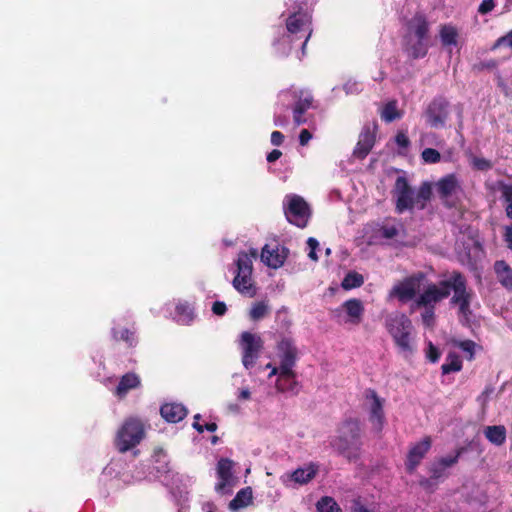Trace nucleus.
Here are the masks:
<instances>
[{
    "label": "nucleus",
    "instance_id": "obj_7",
    "mask_svg": "<svg viewBox=\"0 0 512 512\" xmlns=\"http://www.w3.org/2000/svg\"><path fill=\"white\" fill-rule=\"evenodd\" d=\"M450 101L443 95L435 96L424 110L426 123L432 128H444L450 118Z\"/></svg>",
    "mask_w": 512,
    "mask_h": 512
},
{
    "label": "nucleus",
    "instance_id": "obj_45",
    "mask_svg": "<svg viewBox=\"0 0 512 512\" xmlns=\"http://www.w3.org/2000/svg\"><path fill=\"white\" fill-rule=\"evenodd\" d=\"M176 313L179 316H184L189 321L193 319V311L188 304H178L176 306Z\"/></svg>",
    "mask_w": 512,
    "mask_h": 512
},
{
    "label": "nucleus",
    "instance_id": "obj_33",
    "mask_svg": "<svg viewBox=\"0 0 512 512\" xmlns=\"http://www.w3.org/2000/svg\"><path fill=\"white\" fill-rule=\"evenodd\" d=\"M497 188L501 192V198L508 203L505 208L506 215L512 219V184L498 181Z\"/></svg>",
    "mask_w": 512,
    "mask_h": 512
},
{
    "label": "nucleus",
    "instance_id": "obj_39",
    "mask_svg": "<svg viewBox=\"0 0 512 512\" xmlns=\"http://www.w3.org/2000/svg\"><path fill=\"white\" fill-rule=\"evenodd\" d=\"M424 311L421 313L422 323L427 328H432L435 325V308L423 307Z\"/></svg>",
    "mask_w": 512,
    "mask_h": 512
},
{
    "label": "nucleus",
    "instance_id": "obj_12",
    "mask_svg": "<svg viewBox=\"0 0 512 512\" xmlns=\"http://www.w3.org/2000/svg\"><path fill=\"white\" fill-rule=\"evenodd\" d=\"M242 363L246 369L252 368L263 349V340L260 336L251 332L241 334Z\"/></svg>",
    "mask_w": 512,
    "mask_h": 512
},
{
    "label": "nucleus",
    "instance_id": "obj_6",
    "mask_svg": "<svg viewBox=\"0 0 512 512\" xmlns=\"http://www.w3.org/2000/svg\"><path fill=\"white\" fill-rule=\"evenodd\" d=\"M385 327L401 351L409 353L413 351L411 345L413 326L411 320L405 314L389 316L385 321Z\"/></svg>",
    "mask_w": 512,
    "mask_h": 512
},
{
    "label": "nucleus",
    "instance_id": "obj_34",
    "mask_svg": "<svg viewBox=\"0 0 512 512\" xmlns=\"http://www.w3.org/2000/svg\"><path fill=\"white\" fill-rule=\"evenodd\" d=\"M364 284V277L355 271L348 272L342 280L341 286L344 290H351L361 287Z\"/></svg>",
    "mask_w": 512,
    "mask_h": 512
},
{
    "label": "nucleus",
    "instance_id": "obj_37",
    "mask_svg": "<svg viewBox=\"0 0 512 512\" xmlns=\"http://www.w3.org/2000/svg\"><path fill=\"white\" fill-rule=\"evenodd\" d=\"M112 334H113V337L115 340L124 341L125 343H127V345L129 347H133L136 345L137 340H136L135 332L128 328H122L119 330L113 329Z\"/></svg>",
    "mask_w": 512,
    "mask_h": 512
},
{
    "label": "nucleus",
    "instance_id": "obj_25",
    "mask_svg": "<svg viewBox=\"0 0 512 512\" xmlns=\"http://www.w3.org/2000/svg\"><path fill=\"white\" fill-rule=\"evenodd\" d=\"M285 255L279 253L278 247L276 249H269V245L262 248L261 259L269 267L277 269L285 262Z\"/></svg>",
    "mask_w": 512,
    "mask_h": 512
},
{
    "label": "nucleus",
    "instance_id": "obj_21",
    "mask_svg": "<svg viewBox=\"0 0 512 512\" xmlns=\"http://www.w3.org/2000/svg\"><path fill=\"white\" fill-rule=\"evenodd\" d=\"M276 389L278 392H290L292 395H297L300 391V384L296 380V374L293 368H289L288 373H283V368H280V376L276 381Z\"/></svg>",
    "mask_w": 512,
    "mask_h": 512
},
{
    "label": "nucleus",
    "instance_id": "obj_19",
    "mask_svg": "<svg viewBox=\"0 0 512 512\" xmlns=\"http://www.w3.org/2000/svg\"><path fill=\"white\" fill-rule=\"evenodd\" d=\"M342 310L347 315L346 323L359 325L362 322L365 308L360 299L351 298L346 300L341 307L335 310V313L339 314Z\"/></svg>",
    "mask_w": 512,
    "mask_h": 512
},
{
    "label": "nucleus",
    "instance_id": "obj_42",
    "mask_svg": "<svg viewBox=\"0 0 512 512\" xmlns=\"http://www.w3.org/2000/svg\"><path fill=\"white\" fill-rule=\"evenodd\" d=\"M441 353L440 350L431 342H428V347L426 351V358L432 362L436 363L440 359Z\"/></svg>",
    "mask_w": 512,
    "mask_h": 512
},
{
    "label": "nucleus",
    "instance_id": "obj_14",
    "mask_svg": "<svg viewBox=\"0 0 512 512\" xmlns=\"http://www.w3.org/2000/svg\"><path fill=\"white\" fill-rule=\"evenodd\" d=\"M466 451L465 447H459L455 450L454 455L440 457L429 466L430 479L438 481L446 478L448 473L446 470L458 463L460 456Z\"/></svg>",
    "mask_w": 512,
    "mask_h": 512
},
{
    "label": "nucleus",
    "instance_id": "obj_64",
    "mask_svg": "<svg viewBox=\"0 0 512 512\" xmlns=\"http://www.w3.org/2000/svg\"><path fill=\"white\" fill-rule=\"evenodd\" d=\"M272 367H273V366H272V364H271V363H268V364L266 365V368H268V369H272Z\"/></svg>",
    "mask_w": 512,
    "mask_h": 512
},
{
    "label": "nucleus",
    "instance_id": "obj_20",
    "mask_svg": "<svg viewBox=\"0 0 512 512\" xmlns=\"http://www.w3.org/2000/svg\"><path fill=\"white\" fill-rule=\"evenodd\" d=\"M234 462L229 458H221L217 463V476L220 481L216 484L215 489L217 492L223 490L231 484L233 478Z\"/></svg>",
    "mask_w": 512,
    "mask_h": 512
},
{
    "label": "nucleus",
    "instance_id": "obj_18",
    "mask_svg": "<svg viewBox=\"0 0 512 512\" xmlns=\"http://www.w3.org/2000/svg\"><path fill=\"white\" fill-rule=\"evenodd\" d=\"M376 129V125L373 129L368 125L363 127L352 153L356 159L363 160L371 152L376 142Z\"/></svg>",
    "mask_w": 512,
    "mask_h": 512
},
{
    "label": "nucleus",
    "instance_id": "obj_13",
    "mask_svg": "<svg viewBox=\"0 0 512 512\" xmlns=\"http://www.w3.org/2000/svg\"><path fill=\"white\" fill-rule=\"evenodd\" d=\"M461 189L455 174H448L436 182V191L443 205L449 209L456 207L453 196Z\"/></svg>",
    "mask_w": 512,
    "mask_h": 512
},
{
    "label": "nucleus",
    "instance_id": "obj_15",
    "mask_svg": "<svg viewBox=\"0 0 512 512\" xmlns=\"http://www.w3.org/2000/svg\"><path fill=\"white\" fill-rule=\"evenodd\" d=\"M431 446L432 439L430 436H425L421 441L411 445L405 461L406 471L409 474H412L416 470L431 449Z\"/></svg>",
    "mask_w": 512,
    "mask_h": 512
},
{
    "label": "nucleus",
    "instance_id": "obj_52",
    "mask_svg": "<svg viewBox=\"0 0 512 512\" xmlns=\"http://www.w3.org/2000/svg\"><path fill=\"white\" fill-rule=\"evenodd\" d=\"M303 115L304 113H298L296 110L293 109V120L295 125L300 126L307 122V119Z\"/></svg>",
    "mask_w": 512,
    "mask_h": 512
},
{
    "label": "nucleus",
    "instance_id": "obj_4",
    "mask_svg": "<svg viewBox=\"0 0 512 512\" xmlns=\"http://www.w3.org/2000/svg\"><path fill=\"white\" fill-rule=\"evenodd\" d=\"M145 437V426L138 417H128L117 431L114 444L120 453L135 448Z\"/></svg>",
    "mask_w": 512,
    "mask_h": 512
},
{
    "label": "nucleus",
    "instance_id": "obj_55",
    "mask_svg": "<svg viewBox=\"0 0 512 512\" xmlns=\"http://www.w3.org/2000/svg\"><path fill=\"white\" fill-rule=\"evenodd\" d=\"M201 419V415L200 414H196L194 416V422L192 424V427L199 433H203L204 432V427L203 425H201L199 423V420Z\"/></svg>",
    "mask_w": 512,
    "mask_h": 512
},
{
    "label": "nucleus",
    "instance_id": "obj_9",
    "mask_svg": "<svg viewBox=\"0 0 512 512\" xmlns=\"http://www.w3.org/2000/svg\"><path fill=\"white\" fill-rule=\"evenodd\" d=\"M311 15L304 9L299 8L297 11L292 12L286 19V29L290 35H300L298 38L304 37L302 50L305 49L307 42L311 36Z\"/></svg>",
    "mask_w": 512,
    "mask_h": 512
},
{
    "label": "nucleus",
    "instance_id": "obj_3",
    "mask_svg": "<svg viewBox=\"0 0 512 512\" xmlns=\"http://www.w3.org/2000/svg\"><path fill=\"white\" fill-rule=\"evenodd\" d=\"M430 48V23L425 14L417 12L406 23L402 49L411 60L424 58Z\"/></svg>",
    "mask_w": 512,
    "mask_h": 512
},
{
    "label": "nucleus",
    "instance_id": "obj_1",
    "mask_svg": "<svg viewBox=\"0 0 512 512\" xmlns=\"http://www.w3.org/2000/svg\"><path fill=\"white\" fill-rule=\"evenodd\" d=\"M454 292L450 299V304L458 306L460 315L467 316L471 314L470 304L473 296L472 290L468 289L467 279L463 273L454 270L447 279L439 283L427 285L424 291L415 300V305L420 307H434L442 300L448 298L451 292Z\"/></svg>",
    "mask_w": 512,
    "mask_h": 512
},
{
    "label": "nucleus",
    "instance_id": "obj_40",
    "mask_svg": "<svg viewBox=\"0 0 512 512\" xmlns=\"http://www.w3.org/2000/svg\"><path fill=\"white\" fill-rule=\"evenodd\" d=\"M421 157L426 163H438L441 160V154L434 148H426L422 151Z\"/></svg>",
    "mask_w": 512,
    "mask_h": 512
},
{
    "label": "nucleus",
    "instance_id": "obj_58",
    "mask_svg": "<svg viewBox=\"0 0 512 512\" xmlns=\"http://www.w3.org/2000/svg\"><path fill=\"white\" fill-rule=\"evenodd\" d=\"M351 512H370L366 507L361 505L359 502H356L351 510Z\"/></svg>",
    "mask_w": 512,
    "mask_h": 512
},
{
    "label": "nucleus",
    "instance_id": "obj_46",
    "mask_svg": "<svg viewBox=\"0 0 512 512\" xmlns=\"http://www.w3.org/2000/svg\"><path fill=\"white\" fill-rule=\"evenodd\" d=\"M495 7L494 0H482L478 7V12L482 15L491 12Z\"/></svg>",
    "mask_w": 512,
    "mask_h": 512
},
{
    "label": "nucleus",
    "instance_id": "obj_38",
    "mask_svg": "<svg viewBox=\"0 0 512 512\" xmlns=\"http://www.w3.org/2000/svg\"><path fill=\"white\" fill-rule=\"evenodd\" d=\"M313 100V96L310 93L300 92V95L295 102L293 109L298 113H305L312 107Z\"/></svg>",
    "mask_w": 512,
    "mask_h": 512
},
{
    "label": "nucleus",
    "instance_id": "obj_17",
    "mask_svg": "<svg viewBox=\"0 0 512 512\" xmlns=\"http://www.w3.org/2000/svg\"><path fill=\"white\" fill-rule=\"evenodd\" d=\"M277 351L280 357V368H283V373L286 374L289 368H293L297 361L298 351L294 341L289 337H283L277 343Z\"/></svg>",
    "mask_w": 512,
    "mask_h": 512
},
{
    "label": "nucleus",
    "instance_id": "obj_54",
    "mask_svg": "<svg viewBox=\"0 0 512 512\" xmlns=\"http://www.w3.org/2000/svg\"><path fill=\"white\" fill-rule=\"evenodd\" d=\"M504 239L508 243V247L512 249V226H506Z\"/></svg>",
    "mask_w": 512,
    "mask_h": 512
},
{
    "label": "nucleus",
    "instance_id": "obj_47",
    "mask_svg": "<svg viewBox=\"0 0 512 512\" xmlns=\"http://www.w3.org/2000/svg\"><path fill=\"white\" fill-rule=\"evenodd\" d=\"M458 346L462 351L469 353L472 358L475 348V343L472 340L461 341Z\"/></svg>",
    "mask_w": 512,
    "mask_h": 512
},
{
    "label": "nucleus",
    "instance_id": "obj_11",
    "mask_svg": "<svg viewBox=\"0 0 512 512\" xmlns=\"http://www.w3.org/2000/svg\"><path fill=\"white\" fill-rule=\"evenodd\" d=\"M424 279L425 274L423 272H417L404 278L401 282L393 286L390 291V297H395L400 302L407 303L416 297Z\"/></svg>",
    "mask_w": 512,
    "mask_h": 512
},
{
    "label": "nucleus",
    "instance_id": "obj_53",
    "mask_svg": "<svg viewBox=\"0 0 512 512\" xmlns=\"http://www.w3.org/2000/svg\"><path fill=\"white\" fill-rule=\"evenodd\" d=\"M282 156V152L278 149H273L270 153L267 155V161L269 163H273L276 160H278Z\"/></svg>",
    "mask_w": 512,
    "mask_h": 512
},
{
    "label": "nucleus",
    "instance_id": "obj_27",
    "mask_svg": "<svg viewBox=\"0 0 512 512\" xmlns=\"http://www.w3.org/2000/svg\"><path fill=\"white\" fill-rule=\"evenodd\" d=\"M439 37L444 47H451L458 44L459 33L452 24H443L439 28Z\"/></svg>",
    "mask_w": 512,
    "mask_h": 512
},
{
    "label": "nucleus",
    "instance_id": "obj_28",
    "mask_svg": "<svg viewBox=\"0 0 512 512\" xmlns=\"http://www.w3.org/2000/svg\"><path fill=\"white\" fill-rule=\"evenodd\" d=\"M253 499L251 487L242 488L237 492L235 497L230 501L229 508L233 511L240 510L251 504Z\"/></svg>",
    "mask_w": 512,
    "mask_h": 512
},
{
    "label": "nucleus",
    "instance_id": "obj_36",
    "mask_svg": "<svg viewBox=\"0 0 512 512\" xmlns=\"http://www.w3.org/2000/svg\"><path fill=\"white\" fill-rule=\"evenodd\" d=\"M316 509L318 512H342L337 502L330 496L321 497L316 503Z\"/></svg>",
    "mask_w": 512,
    "mask_h": 512
},
{
    "label": "nucleus",
    "instance_id": "obj_59",
    "mask_svg": "<svg viewBox=\"0 0 512 512\" xmlns=\"http://www.w3.org/2000/svg\"><path fill=\"white\" fill-rule=\"evenodd\" d=\"M250 395H251V393H250L249 389L245 388V389H242L240 391L238 399H240V400H248L250 398Z\"/></svg>",
    "mask_w": 512,
    "mask_h": 512
},
{
    "label": "nucleus",
    "instance_id": "obj_43",
    "mask_svg": "<svg viewBox=\"0 0 512 512\" xmlns=\"http://www.w3.org/2000/svg\"><path fill=\"white\" fill-rule=\"evenodd\" d=\"M472 165L476 170L479 171H488L492 168L491 161L480 157H474L472 160Z\"/></svg>",
    "mask_w": 512,
    "mask_h": 512
},
{
    "label": "nucleus",
    "instance_id": "obj_16",
    "mask_svg": "<svg viewBox=\"0 0 512 512\" xmlns=\"http://www.w3.org/2000/svg\"><path fill=\"white\" fill-rule=\"evenodd\" d=\"M365 398L372 401L370 406L369 421L371 422L373 429L379 433L382 431L385 423L383 400L378 396L374 389H367L365 391Z\"/></svg>",
    "mask_w": 512,
    "mask_h": 512
},
{
    "label": "nucleus",
    "instance_id": "obj_51",
    "mask_svg": "<svg viewBox=\"0 0 512 512\" xmlns=\"http://www.w3.org/2000/svg\"><path fill=\"white\" fill-rule=\"evenodd\" d=\"M284 142V135L280 131H273L271 133V143L274 146H280Z\"/></svg>",
    "mask_w": 512,
    "mask_h": 512
},
{
    "label": "nucleus",
    "instance_id": "obj_8",
    "mask_svg": "<svg viewBox=\"0 0 512 512\" xmlns=\"http://www.w3.org/2000/svg\"><path fill=\"white\" fill-rule=\"evenodd\" d=\"M284 213L288 222L299 228H305L311 216L308 203L299 195L288 197V205L284 207Z\"/></svg>",
    "mask_w": 512,
    "mask_h": 512
},
{
    "label": "nucleus",
    "instance_id": "obj_26",
    "mask_svg": "<svg viewBox=\"0 0 512 512\" xmlns=\"http://www.w3.org/2000/svg\"><path fill=\"white\" fill-rule=\"evenodd\" d=\"M494 271L501 285L512 290V268L504 260H498L494 264Z\"/></svg>",
    "mask_w": 512,
    "mask_h": 512
},
{
    "label": "nucleus",
    "instance_id": "obj_41",
    "mask_svg": "<svg viewBox=\"0 0 512 512\" xmlns=\"http://www.w3.org/2000/svg\"><path fill=\"white\" fill-rule=\"evenodd\" d=\"M381 236L386 239H393L399 234V230L395 225L384 224L379 229Z\"/></svg>",
    "mask_w": 512,
    "mask_h": 512
},
{
    "label": "nucleus",
    "instance_id": "obj_63",
    "mask_svg": "<svg viewBox=\"0 0 512 512\" xmlns=\"http://www.w3.org/2000/svg\"><path fill=\"white\" fill-rule=\"evenodd\" d=\"M211 442L213 444H216L218 442V437L217 436H213Z\"/></svg>",
    "mask_w": 512,
    "mask_h": 512
},
{
    "label": "nucleus",
    "instance_id": "obj_10",
    "mask_svg": "<svg viewBox=\"0 0 512 512\" xmlns=\"http://www.w3.org/2000/svg\"><path fill=\"white\" fill-rule=\"evenodd\" d=\"M392 193L396 198L395 211L398 214L415 208V192L405 176L396 178Z\"/></svg>",
    "mask_w": 512,
    "mask_h": 512
},
{
    "label": "nucleus",
    "instance_id": "obj_30",
    "mask_svg": "<svg viewBox=\"0 0 512 512\" xmlns=\"http://www.w3.org/2000/svg\"><path fill=\"white\" fill-rule=\"evenodd\" d=\"M485 437L495 445H502L506 440V429L502 425L487 426Z\"/></svg>",
    "mask_w": 512,
    "mask_h": 512
},
{
    "label": "nucleus",
    "instance_id": "obj_61",
    "mask_svg": "<svg viewBox=\"0 0 512 512\" xmlns=\"http://www.w3.org/2000/svg\"><path fill=\"white\" fill-rule=\"evenodd\" d=\"M278 374V377L280 376V366L279 367H272L268 377L271 378Z\"/></svg>",
    "mask_w": 512,
    "mask_h": 512
},
{
    "label": "nucleus",
    "instance_id": "obj_31",
    "mask_svg": "<svg viewBox=\"0 0 512 512\" xmlns=\"http://www.w3.org/2000/svg\"><path fill=\"white\" fill-rule=\"evenodd\" d=\"M381 119L386 123H391L402 117V113L398 110L397 101L392 100L384 105L380 113Z\"/></svg>",
    "mask_w": 512,
    "mask_h": 512
},
{
    "label": "nucleus",
    "instance_id": "obj_44",
    "mask_svg": "<svg viewBox=\"0 0 512 512\" xmlns=\"http://www.w3.org/2000/svg\"><path fill=\"white\" fill-rule=\"evenodd\" d=\"M501 46H508L512 49V30L506 35L499 37L492 46V50H495Z\"/></svg>",
    "mask_w": 512,
    "mask_h": 512
},
{
    "label": "nucleus",
    "instance_id": "obj_56",
    "mask_svg": "<svg viewBox=\"0 0 512 512\" xmlns=\"http://www.w3.org/2000/svg\"><path fill=\"white\" fill-rule=\"evenodd\" d=\"M307 245L310 248V250H317V248L319 247V242L317 241V239L310 237L307 240Z\"/></svg>",
    "mask_w": 512,
    "mask_h": 512
},
{
    "label": "nucleus",
    "instance_id": "obj_49",
    "mask_svg": "<svg viewBox=\"0 0 512 512\" xmlns=\"http://www.w3.org/2000/svg\"><path fill=\"white\" fill-rule=\"evenodd\" d=\"M227 311L226 304L222 301H215L212 305V312L217 316H223Z\"/></svg>",
    "mask_w": 512,
    "mask_h": 512
},
{
    "label": "nucleus",
    "instance_id": "obj_23",
    "mask_svg": "<svg viewBox=\"0 0 512 512\" xmlns=\"http://www.w3.org/2000/svg\"><path fill=\"white\" fill-rule=\"evenodd\" d=\"M140 385V377L134 372H128L120 378L114 394L119 398H124L130 390L136 389Z\"/></svg>",
    "mask_w": 512,
    "mask_h": 512
},
{
    "label": "nucleus",
    "instance_id": "obj_2",
    "mask_svg": "<svg viewBox=\"0 0 512 512\" xmlns=\"http://www.w3.org/2000/svg\"><path fill=\"white\" fill-rule=\"evenodd\" d=\"M364 430L357 418H347L337 428L330 446L348 462H357L363 453Z\"/></svg>",
    "mask_w": 512,
    "mask_h": 512
},
{
    "label": "nucleus",
    "instance_id": "obj_57",
    "mask_svg": "<svg viewBox=\"0 0 512 512\" xmlns=\"http://www.w3.org/2000/svg\"><path fill=\"white\" fill-rule=\"evenodd\" d=\"M287 123L286 117L281 115H276L274 117V124L276 126H284Z\"/></svg>",
    "mask_w": 512,
    "mask_h": 512
},
{
    "label": "nucleus",
    "instance_id": "obj_48",
    "mask_svg": "<svg viewBox=\"0 0 512 512\" xmlns=\"http://www.w3.org/2000/svg\"><path fill=\"white\" fill-rule=\"evenodd\" d=\"M395 142L402 148H407L410 145V140L404 132H398L396 134Z\"/></svg>",
    "mask_w": 512,
    "mask_h": 512
},
{
    "label": "nucleus",
    "instance_id": "obj_5",
    "mask_svg": "<svg viewBox=\"0 0 512 512\" xmlns=\"http://www.w3.org/2000/svg\"><path fill=\"white\" fill-rule=\"evenodd\" d=\"M257 256V251L252 249L251 255L246 252H240L236 261V276L232 281L233 287L242 295L254 297L256 295V287L252 282L253 264L252 258Z\"/></svg>",
    "mask_w": 512,
    "mask_h": 512
},
{
    "label": "nucleus",
    "instance_id": "obj_50",
    "mask_svg": "<svg viewBox=\"0 0 512 512\" xmlns=\"http://www.w3.org/2000/svg\"><path fill=\"white\" fill-rule=\"evenodd\" d=\"M312 139V133L308 129H302L299 134V143L301 146H306Z\"/></svg>",
    "mask_w": 512,
    "mask_h": 512
},
{
    "label": "nucleus",
    "instance_id": "obj_32",
    "mask_svg": "<svg viewBox=\"0 0 512 512\" xmlns=\"http://www.w3.org/2000/svg\"><path fill=\"white\" fill-rule=\"evenodd\" d=\"M463 363L460 356L454 352L447 355L445 363L441 366L442 374L446 375L451 372H458L462 369Z\"/></svg>",
    "mask_w": 512,
    "mask_h": 512
},
{
    "label": "nucleus",
    "instance_id": "obj_22",
    "mask_svg": "<svg viewBox=\"0 0 512 512\" xmlns=\"http://www.w3.org/2000/svg\"><path fill=\"white\" fill-rule=\"evenodd\" d=\"M161 416L169 423H178L187 415L186 407L181 403H165L160 408Z\"/></svg>",
    "mask_w": 512,
    "mask_h": 512
},
{
    "label": "nucleus",
    "instance_id": "obj_35",
    "mask_svg": "<svg viewBox=\"0 0 512 512\" xmlns=\"http://www.w3.org/2000/svg\"><path fill=\"white\" fill-rule=\"evenodd\" d=\"M270 312V307L267 301H259L252 305L249 311V317L253 321H259L266 317Z\"/></svg>",
    "mask_w": 512,
    "mask_h": 512
},
{
    "label": "nucleus",
    "instance_id": "obj_62",
    "mask_svg": "<svg viewBox=\"0 0 512 512\" xmlns=\"http://www.w3.org/2000/svg\"><path fill=\"white\" fill-rule=\"evenodd\" d=\"M308 257L313 261H317L318 256H317L316 250H310L308 253Z\"/></svg>",
    "mask_w": 512,
    "mask_h": 512
},
{
    "label": "nucleus",
    "instance_id": "obj_60",
    "mask_svg": "<svg viewBox=\"0 0 512 512\" xmlns=\"http://www.w3.org/2000/svg\"><path fill=\"white\" fill-rule=\"evenodd\" d=\"M204 427V430H207L209 432H215L217 430V424L214 423V422H210V423H206L205 425H203Z\"/></svg>",
    "mask_w": 512,
    "mask_h": 512
},
{
    "label": "nucleus",
    "instance_id": "obj_29",
    "mask_svg": "<svg viewBox=\"0 0 512 512\" xmlns=\"http://www.w3.org/2000/svg\"><path fill=\"white\" fill-rule=\"evenodd\" d=\"M432 197V186L429 182H423L415 195V208L424 210Z\"/></svg>",
    "mask_w": 512,
    "mask_h": 512
},
{
    "label": "nucleus",
    "instance_id": "obj_24",
    "mask_svg": "<svg viewBox=\"0 0 512 512\" xmlns=\"http://www.w3.org/2000/svg\"><path fill=\"white\" fill-rule=\"evenodd\" d=\"M317 472H318V465H316L314 463H310L306 467H302V468H298V469L294 470L291 473L290 478L295 483L303 485V484L309 483L316 476Z\"/></svg>",
    "mask_w": 512,
    "mask_h": 512
}]
</instances>
